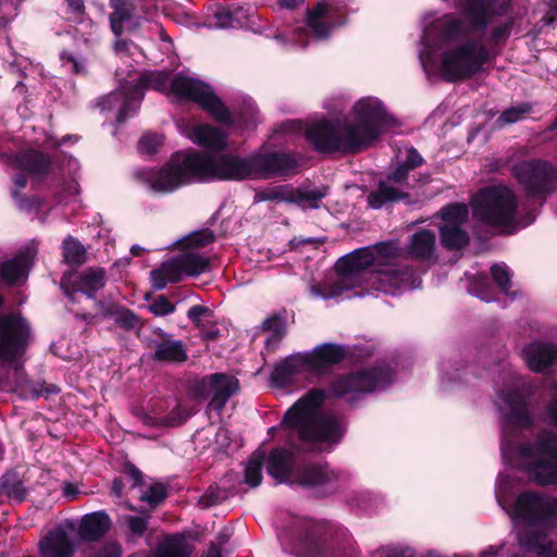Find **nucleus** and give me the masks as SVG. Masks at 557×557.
Segmentation results:
<instances>
[{
    "label": "nucleus",
    "mask_w": 557,
    "mask_h": 557,
    "mask_svg": "<svg viewBox=\"0 0 557 557\" xmlns=\"http://www.w3.org/2000/svg\"><path fill=\"white\" fill-rule=\"evenodd\" d=\"M553 12L557 14V1L554 3L552 8Z\"/></svg>",
    "instance_id": "774afa93"
},
{
    "label": "nucleus",
    "mask_w": 557,
    "mask_h": 557,
    "mask_svg": "<svg viewBox=\"0 0 557 557\" xmlns=\"http://www.w3.org/2000/svg\"><path fill=\"white\" fill-rule=\"evenodd\" d=\"M186 136L195 144L211 150H223L226 148V135L219 128L206 124L193 126Z\"/></svg>",
    "instance_id": "b1692460"
},
{
    "label": "nucleus",
    "mask_w": 557,
    "mask_h": 557,
    "mask_svg": "<svg viewBox=\"0 0 557 557\" xmlns=\"http://www.w3.org/2000/svg\"><path fill=\"white\" fill-rule=\"evenodd\" d=\"M123 484L120 480L115 479L112 483V493L120 497L122 495Z\"/></svg>",
    "instance_id": "e2e57ef3"
},
{
    "label": "nucleus",
    "mask_w": 557,
    "mask_h": 557,
    "mask_svg": "<svg viewBox=\"0 0 557 557\" xmlns=\"http://www.w3.org/2000/svg\"><path fill=\"white\" fill-rule=\"evenodd\" d=\"M507 36H508V25H504V26H500V27H496V28L493 30V39H494L495 41L503 40V39H505Z\"/></svg>",
    "instance_id": "13d9d810"
},
{
    "label": "nucleus",
    "mask_w": 557,
    "mask_h": 557,
    "mask_svg": "<svg viewBox=\"0 0 557 557\" xmlns=\"http://www.w3.org/2000/svg\"><path fill=\"white\" fill-rule=\"evenodd\" d=\"M488 287L487 278L485 275H479L469 287V293L481 298L484 301H491L492 298L487 295L486 288Z\"/></svg>",
    "instance_id": "79ce46f5"
},
{
    "label": "nucleus",
    "mask_w": 557,
    "mask_h": 557,
    "mask_svg": "<svg viewBox=\"0 0 557 557\" xmlns=\"http://www.w3.org/2000/svg\"><path fill=\"white\" fill-rule=\"evenodd\" d=\"M154 358L160 361L181 362L186 359V354L180 341H164L157 345Z\"/></svg>",
    "instance_id": "c756f323"
},
{
    "label": "nucleus",
    "mask_w": 557,
    "mask_h": 557,
    "mask_svg": "<svg viewBox=\"0 0 557 557\" xmlns=\"http://www.w3.org/2000/svg\"><path fill=\"white\" fill-rule=\"evenodd\" d=\"M126 474L134 481V486L141 484L143 474L135 467H133V466L127 467Z\"/></svg>",
    "instance_id": "4d7b16f0"
},
{
    "label": "nucleus",
    "mask_w": 557,
    "mask_h": 557,
    "mask_svg": "<svg viewBox=\"0 0 557 557\" xmlns=\"http://www.w3.org/2000/svg\"><path fill=\"white\" fill-rule=\"evenodd\" d=\"M111 525L110 518L103 511H97L86 515L79 527V532L84 539L98 540Z\"/></svg>",
    "instance_id": "bb28decb"
},
{
    "label": "nucleus",
    "mask_w": 557,
    "mask_h": 557,
    "mask_svg": "<svg viewBox=\"0 0 557 557\" xmlns=\"http://www.w3.org/2000/svg\"><path fill=\"white\" fill-rule=\"evenodd\" d=\"M405 159L401 160L395 171L386 178L385 182H381L377 188L371 191L368 196V203L372 209H380L385 203L398 200L407 196L404 184L408 172L423 163V158L418 153L414 148L405 149Z\"/></svg>",
    "instance_id": "f8f14e48"
},
{
    "label": "nucleus",
    "mask_w": 557,
    "mask_h": 557,
    "mask_svg": "<svg viewBox=\"0 0 557 557\" xmlns=\"http://www.w3.org/2000/svg\"><path fill=\"white\" fill-rule=\"evenodd\" d=\"M503 459L512 468L523 470L541 485H557V434L543 433L534 445L502 442Z\"/></svg>",
    "instance_id": "6e6552de"
},
{
    "label": "nucleus",
    "mask_w": 557,
    "mask_h": 557,
    "mask_svg": "<svg viewBox=\"0 0 557 557\" xmlns=\"http://www.w3.org/2000/svg\"><path fill=\"white\" fill-rule=\"evenodd\" d=\"M36 255L37 246L34 243L28 244L14 258L0 264V280L10 285L23 281Z\"/></svg>",
    "instance_id": "aec40b11"
},
{
    "label": "nucleus",
    "mask_w": 557,
    "mask_h": 557,
    "mask_svg": "<svg viewBox=\"0 0 557 557\" xmlns=\"http://www.w3.org/2000/svg\"><path fill=\"white\" fill-rule=\"evenodd\" d=\"M116 322L124 329H135L138 326V318L129 310L117 311Z\"/></svg>",
    "instance_id": "49530a36"
},
{
    "label": "nucleus",
    "mask_w": 557,
    "mask_h": 557,
    "mask_svg": "<svg viewBox=\"0 0 557 557\" xmlns=\"http://www.w3.org/2000/svg\"><path fill=\"white\" fill-rule=\"evenodd\" d=\"M436 235L431 230H420L413 233L404 249L407 258L421 262H434L436 260Z\"/></svg>",
    "instance_id": "412c9836"
},
{
    "label": "nucleus",
    "mask_w": 557,
    "mask_h": 557,
    "mask_svg": "<svg viewBox=\"0 0 557 557\" xmlns=\"http://www.w3.org/2000/svg\"><path fill=\"white\" fill-rule=\"evenodd\" d=\"M188 555L184 540L173 536L162 543L150 557H188Z\"/></svg>",
    "instance_id": "2f4dec72"
},
{
    "label": "nucleus",
    "mask_w": 557,
    "mask_h": 557,
    "mask_svg": "<svg viewBox=\"0 0 557 557\" xmlns=\"http://www.w3.org/2000/svg\"><path fill=\"white\" fill-rule=\"evenodd\" d=\"M139 250H140V247H139V246H136V245H135V246H133V247H132V252H133L134 255H137Z\"/></svg>",
    "instance_id": "338daca9"
},
{
    "label": "nucleus",
    "mask_w": 557,
    "mask_h": 557,
    "mask_svg": "<svg viewBox=\"0 0 557 557\" xmlns=\"http://www.w3.org/2000/svg\"><path fill=\"white\" fill-rule=\"evenodd\" d=\"M257 111L253 106V103L249 102L247 104V113H240V115L237 116V123L245 128H248L250 124L253 122V117L256 115Z\"/></svg>",
    "instance_id": "603ef678"
},
{
    "label": "nucleus",
    "mask_w": 557,
    "mask_h": 557,
    "mask_svg": "<svg viewBox=\"0 0 557 557\" xmlns=\"http://www.w3.org/2000/svg\"><path fill=\"white\" fill-rule=\"evenodd\" d=\"M473 215L485 224L499 228L503 233H513L535 220L531 214L525 221L517 220V197L507 186L495 185L482 188L473 198Z\"/></svg>",
    "instance_id": "1a4fd4ad"
},
{
    "label": "nucleus",
    "mask_w": 557,
    "mask_h": 557,
    "mask_svg": "<svg viewBox=\"0 0 557 557\" xmlns=\"http://www.w3.org/2000/svg\"><path fill=\"white\" fill-rule=\"evenodd\" d=\"M511 381L507 391L498 393L496 404L509 423L524 428L531 423L527 399L520 391L524 384L519 377H512Z\"/></svg>",
    "instance_id": "dca6fc26"
},
{
    "label": "nucleus",
    "mask_w": 557,
    "mask_h": 557,
    "mask_svg": "<svg viewBox=\"0 0 557 557\" xmlns=\"http://www.w3.org/2000/svg\"><path fill=\"white\" fill-rule=\"evenodd\" d=\"M265 453L260 447L253 451L244 467V482L250 487H257L262 481V462Z\"/></svg>",
    "instance_id": "c85d7f7f"
},
{
    "label": "nucleus",
    "mask_w": 557,
    "mask_h": 557,
    "mask_svg": "<svg viewBox=\"0 0 557 557\" xmlns=\"http://www.w3.org/2000/svg\"><path fill=\"white\" fill-rule=\"evenodd\" d=\"M297 162L289 154H255L239 158L222 154L212 159L201 152H177L160 171L147 178L157 193H171L194 181H243L286 176L294 172Z\"/></svg>",
    "instance_id": "f03ea898"
},
{
    "label": "nucleus",
    "mask_w": 557,
    "mask_h": 557,
    "mask_svg": "<svg viewBox=\"0 0 557 557\" xmlns=\"http://www.w3.org/2000/svg\"><path fill=\"white\" fill-rule=\"evenodd\" d=\"M214 17L216 18V25L222 28H236V24L234 21V15L232 14L231 5L226 8H221L214 13Z\"/></svg>",
    "instance_id": "c03bdc74"
},
{
    "label": "nucleus",
    "mask_w": 557,
    "mask_h": 557,
    "mask_svg": "<svg viewBox=\"0 0 557 557\" xmlns=\"http://www.w3.org/2000/svg\"><path fill=\"white\" fill-rule=\"evenodd\" d=\"M66 2L74 13L82 14L85 10L83 0H66Z\"/></svg>",
    "instance_id": "bf43d9fd"
},
{
    "label": "nucleus",
    "mask_w": 557,
    "mask_h": 557,
    "mask_svg": "<svg viewBox=\"0 0 557 557\" xmlns=\"http://www.w3.org/2000/svg\"><path fill=\"white\" fill-rule=\"evenodd\" d=\"M122 548L117 543L111 542L106 544L99 552L98 557H120Z\"/></svg>",
    "instance_id": "864d4df0"
},
{
    "label": "nucleus",
    "mask_w": 557,
    "mask_h": 557,
    "mask_svg": "<svg viewBox=\"0 0 557 557\" xmlns=\"http://www.w3.org/2000/svg\"><path fill=\"white\" fill-rule=\"evenodd\" d=\"M392 382V373L387 368H375L368 371L351 373L336 379L331 393L334 396L356 400L360 395L385 388Z\"/></svg>",
    "instance_id": "ddd939ff"
},
{
    "label": "nucleus",
    "mask_w": 557,
    "mask_h": 557,
    "mask_svg": "<svg viewBox=\"0 0 557 557\" xmlns=\"http://www.w3.org/2000/svg\"><path fill=\"white\" fill-rule=\"evenodd\" d=\"M0 492L16 503L23 502L27 494L24 482L17 472H8L1 478Z\"/></svg>",
    "instance_id": "cd10ccee"
},
{
    "label": "nucleus",
    "mask_w": 557,
    "mask_h": 557,
    "mask_svg": "<svg viewBox=\"0 0 557 557\" xmlns=\"http://www.w3.org/2000/svg\"><path fill=\"white\" fill-rule=\"evenodd\" d=\"M211 406L221 410L227 399L238 391V381L232 375L215 373L210 376Z\"/></svg>",
    "instance_id": "393cba45"
},
{
    "label": "nucleus",
    "mask_w": 557,
    "mask_h": 557,
    "mask_svg": "<svg viewBox=\"0 0 557 557\" xmlns=\"http://www.w3.org/2000/svg\"><path fill=\"white\" fill-rule=\"evenodd\" d=\"M150 310L156 315H166L175 310V306L165 297L160 296L151 304Z\"/></svg>",
    "instance_id": "a18cd8bd"
},
{
    "label": "nucleus",
    "mask_w": 557,
    "mask_h": 557,
    "mask_svg": "<svg viewBox=\"0 0 557 557\" xmlns=\"http://www.w3.org/2000/svg\"><path fill=\"white\" fill-rule=\"evenodd\" d=\"M190 414L191 411H183V409L177 406L169 417H161L154 413L153 416H148L145 422L156 426H174L182 423Z\"/></svg>",
    "instance_id": "72a5a7b5"
},
{
    "label": "nucleus",
    "mask_w": 557,
    "mask_h": 557,
    "mask_svg": "<svg viewBox=\"0 0 557 557\" xmlns=\"http://www.w3.org/2000/svg\"><path fill=\"white\" fill-rule=\"evenodd\" d=\"M530 106L519 104L505 110L499 116L502 124H511L520 121L525 114L530 112Z\"/></svg>",
    "instance_id": "4c0bfd02"
},
{
    "label": "nucleus",
    "mask_w": 557,
    "mask_h": 557,
    "mask_svg": "<svg viewBox=\"0 0 557 557\" xmlns=\"http://www.w3.org/2000/svg\"><path fill=\"white\" fill-rule=\"evenodd\" d=\"M79 195V186L76 180L72 178L71 181L64 183L61 190L59 191L60 202H74L76 201Z\"/></svg>",
    "instance_id": "ea45409f"
},
{
    "label": "nucleus",
    "mask_w": 557,
    "mask_h": 557,
    "mask_svg": "<svg viewBox=\"0 0 557 557\" xmlns=\"http://www.w3.org/2000/svg\"><path fill=\"white\" fill-rule=\"evenodd\" d=\"M106 285V272L101 268H89L78 273L64 275L61 287L72 301H76L78 295L92 298L94 294Z\"/></svg>",
    "instance_id": "f3484780"
},
{
    "label": "nucleus",
    "mask_w": 557,
    "mask_h": 557,
    "mask_svg": "<svg viewBox=\"0 0 557 557\" xmlns=\"http://www.w3.org/2000/svg\"><path fill=\"white\" fill-rule=\"evenodd\" d=\"M326 196V188H294L289 185L277 186L262 191L261 200H275L297 203L304 209H317L319 202Z\"/></svg>",
    "instance_id": "a211bd4d"
},
{
    "label": "nucleus",
    "mask_w": 557,
    "mask_h": 557,
    "mask_svg": "<svg viewBox=\"0 0 557 557\" xmlns=\"http://www.w3.org/2000/svg\"><path fill=\"white\" fill-rule=\"evenodd\" d=\"M491 273L499 288L504 293H507L510 286L511 278V274L508 267L506 264H494L491 268Z\"/></svg>",
    "instance_id": "e433bc0d"
},
{
    "label": "nucleus",
    "mask_w": 557,
    "mask_h": 557,
    "mask_svg": "<svg viewBox=\"0 0 557 557\" xmlns=\"http://www.w3.org/2000/svg\"><path fill=\"white\" fill-rule=\"evenodd\" d=\"M231 10L234 15L236 27H243L247 24L251 8L244 5H231Z\"/></svg>",
    "instance_id": "de8ad7c7"
},
{
    "label": "nucleus",
    "mask_w": 557,
    "mask_h": 557,
    "mask_svg": "<svg viewBox=\"0 0 557 557\" xmlns=\"http://www.w3.org/2000/svg\"><path fill=\"white\" fill-rule=\"evenodd\" d=\"M166 496L165 487L160 483L150 485L147 492H143L141 500L149 503L150 505H157L162 502Z\"/></svg>",
    "instance_id": "58836bf2"
},
{
    "label": "nucleus",
    "mask_w": 557,
    "mask_h": 557,
    "mask_svg": "<svg viewBox=\"0 0 557 557\" xmlns=\"http://www.w3.org/2000/svg\"><path fill=\"white\" fill-rule=\"evenodd\" d=\"M300 0H280L283 8L293 9L298 5Z\"/></svg>",
    "instance_id": "0e129e2a"
},
{
    "label": "nucleus",
    "mask_w": 557,
    "mask_h": 557,
    "mask_svg": "<svg viewBox=\"0 0 557 557\" xmlns=\"http://www.w3.org/2000/svg\"><path fill=\"white\" fill-rule=\"evenodd\" d=\"M403 253L396 242L380 243L358 249L336 263L338 277L331 284L312 286L311 293L322 299L342 297L356 286L368 284L374 289L396 295L421 285L420 276L395 260Z\"/></svg>",
    "instance_id": "7ed1b4c3"
},
{
    "label": "nucleus",
    "mask_w": 557,
    "mask_h": 557,
    "mask_svg": "<svg viewBox=\"0 0 557 557\" xmlns=\"http://www.w3.org/2000/svg\"><path fill=\"white\" fill-rule=\"evenodd\" d=\"M352 121L331 123L319 121L307 131V139L322 152H356L377 139L389 125V116L380 99L364 97L358 100L350 113Z\"/></svg>",
    "instance_id": "423d86ee"
},
{
    "label": "nucleus",
    "mask_w": 557,
    "mask_h": 557,
    "mask_svg": "<svg viewBox=\"0 0 557 557\" xmlns=\"http://www.w3.org/2000/svg\"><path fill=\"white\" fill-rule=\"evenodd\" d=\"M63 258L70 264H79L85 258L84 246L75 238L69 236L62 244Z\"/></svg>",
    "instance_id": "473e14b6"
},
{
    "label": "nucleus",
    "mask_w": 557,
    "mask_h": 557,
    "mask_svg": "<svg viewBox=\"0 0 557 557\" xmlns=\"http://www.w3.org/2000/svg\"><path fill=\"white\" fill-rule=\"evenodd\" d=\"M162 144V137L157 134H146L141 137L138 144V149L141 153L151 154L157 151L158 147Z\"/></svg>",
    "instance_id": "a19ab883"
},
{
    "label": "nucleus",
    "mask_w": 557,
    "mask_h": 557,
    "mask_svg": "<svg viewBox=\"0 0 557 557\" xmlns=\"http://www.w3.org/2000/svg\"><path fill=\"white\" fill-rule=\"evenodd\" d=\"M344 357L341 346L324 344L310 352L293 355L277 363L271 374L275 386L285 387L299 380L324 372Z\"/></svg>",
    "instance_id": "9d476101"
},
{
    "label": "nucleus",
    "mask_w": 557,
    "mask_h": 557,
    "mask_svg": "<svg viewBox=\"0 0 557 557\" xmlns=\"http://www.w3.org/2000/svg\"><path fill=\"white\" fill-rule=\"evenodd\" d=\"M305 37H306V32L304 29H299L295 34L294 42L296 45H299L300 47H306L308 45V41H307V39Z\"/></svg>",
    "instance_id": "680f3d73"
},
{
    "label": "nucleus",
    "mask_w": 557,
    "mask_h": 557,
    "mask_svg": "<svg viewBox=\"0 0 557 557\" xmlns=\"http://www.w3.org/2000/svg\"><path fill=\"white\" fill-rule=\"evenodd\" d=\"M324 399V391H309L285 412L280 426L269 430V434L284 433L288 442L297 437L311 443H337L344 433V426L337 417L323 412Z\"/></svg>",
    "instance_id": "0eeeda50"
},
{
    "label": "nucleus",
    "mask_w": 557,
    "mask_h": 557,
    "mask_svg": "<svg viewBox=\"0 0 557 557\" xmlns=\"http://www.w3.org/2000/svg\"><path fill=\"white\" fill-rule=\"evenodd\" d=\"M62 491H63V495L67 499H74L79 493L78 486L71 482H65L63 484Z\"/></svg>",
    "instance_id": "6e6d98bb"
},
{
    "label": "nucleus",
    "mask_w": 557,
    "mask_h": 557,
    "mask_svg": "<svg viewBox=\"0 0 557 557\" xmlns=\"http://www.w3.org/2000/svg\"><path fill=\"white\" fill-rule=\"evenodd\" d=\"M508 3L509 0H456L467 25L445 16L425 28L419 58L426 74L438 73L454 82L478 73L488 58L485 47L481 42L459 44V40L468 33L484 28Z\"/></svg>",
    "instance_id": "f257e3e1"
},
{
    "label": "nucleus",
    "mask_w": 557,
    "mask_h": 557,
    "mask_svg": "<svg viewBox=\"0 0 557 557\" xmlns=\"http://www.w3.org/2000/svg\"><path fill=\"white\" fill-rule=\"evenodd\" d=\"M382 557H413V552L409 547L388 546L382 549ZM425 557L442 556L435 553H430Z\"/></svg>",
    "instance_id": "37998d69"
},
{
    "label": "nucleus",
    "mask_w": 557,
    "mask_h": 557,
    "mask_svg": "<svg viewBox=\"0 0 557 557\" xmlns=\"http://www.w3.org/2000/svg\"><path fill=\"white\" fill-rule=\"evenodd\" d=\"M42 557H71L73 545L62 530L50 532L39 544Z\"/></svg>",
    "instance_id": "a878e982"
},
{
    "label": "nucleus",
    "mask_w": 557,
    "mask_h": 557,
    "mask_svg": "<svg viewBox=\"0 0 557 557\" xmlns=\"http://www.w3.org/2000/svg\"><path fill=\"white\" fill-rule=\"evenodd\" d=\"M14 375L17 377V383L12 391L17 393L22 398H36L42 394L41 389L35 388L24 376V373L18 369L13 370Z\"/></svg>",
    "instance_id": "f704fd0d"
},
{
    "label": "nucleus",
    "mask_w": 557,
    "mask_h": 557,
    "mask_svg": "<svg viewBox=\"0 0 557 557\" xmlns=\"http://www.w3.org/2000/svg\"><path fill=\"white\" fill-rule=\"evenodd\" d=\"M468 208L462 203L449 205L442 210L440 233L444 247L461 249L468 244V234L462 230V225L468 220Z\"/></svg>",
    "instance_id": "2eb2a0df"
},
{
    "label": "nucleus",
    "mask_w": 557,
    "mask_h": 557,
    "mask_svg": "<svg viewBox=\"0 0 557 557\" xmlns=\"http://www.w3.org/2000/svg\"><path fill=\"white\" fill-rule=\"evenodd\" d=\"M522 354L533 372H544L557 363V346L547 343H531L523 348Z\"/></svg>",
    "instance_id": "5701e85b"
},
{
    "label": "nucleus",
    "mask_w": 557,
    "mask_h": 557,
    "mask_svg": "<svg viewBox=\"0 0 557 557\" xmlns=\"http://www.w3.org/2000/svg\"><path fill=\"white\" fill-rule=\"evenodd\" d=\"M293 455L285 449H274L267 461V469L278 483H294L292 479ZM337 474L327 467L309 466L302 469L295 482L305 487H320L331 485Z\"/></svg>",
    "instance_id": "9b49d317"
},
{
    "label": "nucleus",
    "mask_w": 557,
    "mask_h": 557,
    "mask_svg": "<svg viewBox=\"0 0 557 557\" xmlns=\"http://www.w3.org/2000/svg\"><path fill=\"white\" fill-rule=\"evenodd\" d=\"M262 331L268 333L264 345L269 350L275 349L285 334L283 322L276 317L267 319L262 324Z\"/></svg>",
    "instance_id": "7c9ffc66"
},
{
    "label": "nucleus",
    "mask_w": 557,
    "mask_h": 557,
    "mask_svg": "<svg viewBox=\"0 0 557 557\" xmlns=\"http://www.w3.org/2000/svg\"><path fill=\"white\" fill-rule=\"evenodd\" d=\"M546 419L549 423L557 425V383L555 386L553 399L546 410Z\"/></svg>",
    "instance_id": "5fc2aeb1"
},
{
    "label": "nucleus",
    "mask_w": 557,
    "mask_h": 557,
    "mask_svg": "<svg viewBox=\"0 0 557 557\" xmlns=\"http://www.w3.org/2000/svg\"><path fill=\"white\" fill-rule=\"evenodd\" d=\"M210 556H212V557H218V556H219V552H218V549H215L214 547H212V548L210 549Z\"/></svg>",
    "instance_id": "69168bd1"
},
{
    "label": "nucleus",
    "mask_w": 557,
    "mask_h": 557,
    "mask_svg": "<svg viewBox=\"0 0 557 557\" xmlns=\"http://www.w3.org/2000/svg\"><path fill=\"white\" fill-rule=\"evenodd\" d=\"M503 550V546H491L487 549L483 550L480 557H497L502 555Z\"/></svg>",
    "instance_id": "052dcab7"
},
{
    "label": "nucleus",
    "mask_w": 557,
    "mask_h": 557,
    "mask_svg": "<svg viewBox=\"0 0 557 557\" xmlns=\"http://www.w3.org/2000/svg\"><path fill=\"white\" fill-rule=\"evenodd\" d=\"M347 5V0H322L308 13L307 27L312 37L322 40L329 37L330 26L327 23L335 18L337 12Z\"/></svg>",
    "instance_id": "6ab92c4d"
},
{
    "label": "nucleus",
    "mask_w": 557,
    "mask_h": 557,
    "mask_svg": "<svg viewBox=\"0 0 557 557\" xmlns=\"http://www.w3.org/2000/svg\"><path fill=\"white\" fill-rule=\"evenodd\" d=\"M214 240V235L209 230H203L199 232H194L190 235H188L184 240L183 245L186 248H200L205 247Z\"/></svg>",
    "instance_id": "c9c22d12"
},
{
    "label": "nucleus",
    "mask_w": 557,
    "mask_h": 557,
    "mask_svg": "<svg viewBox=\"0 0 557 557\" xmlns=\"http://www.w3.org/2000/svg\"><path fill=\"white\" fill-rule=\"evenodd\" d=\"M61 60L63 62L64 66H69V70L73 73H81L84 70V62L79 61L77 58L73 57L72 54H69L66 52H63L61 54Z\"/></svg>",
    "instance_id": "8fccbe9b"
},
{
    "label": "nucleus",
    "mask_w": 557,
    "mask_h": 557,
    "mask_svg": "<svg viewBox=\"0 0 557 557\" xmlns=\"http://www.w3.org/2000/svg\"><path fill=\"white\" fill-rule=\"evenodd\" d=\"M208 267V258L188 250L151 271L150 278L156 289H163L169 283L180 282L184 276L200 275L207 271Z\"/></svg>",
    "instance_id": "4468645a"
},
{
    "label": "nucleus",
    "mask_w": 557,
    "mask_h": 557,
    "mask_svg": "<svg viewBox=\"0 0 557 557\" xmlns=\"http://www.w3.org/2000/svg\"><path fill=\"white\" fill-rule=\"evenodd\" d=\"M209 314L210 310L203 306H193L187 312L188 319L197 326L200 325L202 318L208 317Z\"/></svg>",
    "instance_id": "3c124183"
},
{
    "label": "nucleus",
    "mask_w": 557,
    "mask_h": 557,
    "mask_svg": "<svg viewBox=\"0 0 557 557\" xmlns=\"http://www.w3.org/2000/svg\"><path fill=\"white\" fill-rule=\"evenodd\" d=\"M517 481L502 472L496 481L495 496L518 529L519 548L537 557H556L552 530L557 525V497L540 492L521 493L512 508L510 498Z\"/></svg>",
    "instance_id": "20e7f679"
},
{
    "label": "nucleus",
    "mask_w": 557,
    "mask_h": 557,
    "mask_svg": "<svg viewBox=\"0 0 557 557\" xmlns=\"http://www.w3.org/2000/svg\"><path fill=\"white\" fill-rule=\"evenodd\" d=\"M145 88H152L176 99L197 102L220 122L230 120L227 109L208 84L194 77L177 75L169 87L168 74L164 72L145 73L140 78L127 82L117 90L101 98L98 106L102 112L115 111L116 122L123 123L138 110Z\"/></svg>",
    "instance_id": "39448f33"
},
{
    "label": "nucleus",
    "mask_w": 557,
    "mask_h": 557,
    "mask_svg": "<svg viewBox=\"0 0 557 557\" xmlns=\"http://www.w3.org/2000/svg\"><path fill=\"white\" fill-rule=\"evenodd\" d=\"M148 518L143 517H128L127 524L133 535L141 536L147 530Z\"/></svg>",
    "instance_id": "09e8293b"
},
{
    "label": "nucleus",
    "mask_w": 557,
    "mask_h": 557,
    "mask_svg": "<svg viewBox=\"0 0 557 557\" xmlns=\"http://www.w3.org/2000/svg\"><path fill=\"white\" fill-rule=\"evenodd\" d=\"M49 164V158L39 152L28 151L16 156L14 159V168L22 172L14 175L13 182L15 188L12 190L13 197H16L18 190L26 186L27 180L24 172L41 174L47 171Z\"/></svg>",
    "instance_id": "4be33fe9"
}]
</instances>
